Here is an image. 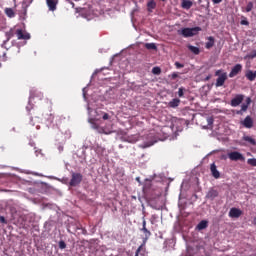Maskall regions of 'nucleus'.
Segmentation results:
<instances>
[{"instance_id": "obj_1", "label": "nucleus", "mask_w": 256, "mask_h": 256, "mask_svg": "<svg viewBox=\"0 0 256 256\" xmlns=\"http://www.w3.org/2000/svg\"><path fill=\"white\" fill-rule=\"evenodd\" d=\"M15 35L19 40L28 41V39H31V34L23 31V29H17L15 31V29L11 28L9 31L5 32L6 40H4V44L9 43V41H11Z\"/></svg>"}, {"instance_id": "obj_2", "label": "nucleus", "mask_w": 256, "mask_h": 256, "mask_svg": "<svg viewBox=\"0 0 256 256\" xmlns=\"http://www.w3.org/2000/svg\"><path fill=\"white\" fill-rule=\"evenodd\" d=\"M201 31V27L196 26L194 28H182L178 30V35H182L183 37H195Z\"/></svg>"}, {"instance_id": "obj_3", "label": "nucleus", "mask_w": 256, "mask_h": 256, "mask_svg": "<svg viewBox=\"0 0 256 256\" xmlns=\"http://www.w3.org/2000/svg\"><path fill=\"white\" fill-rule=\"evenodd\" d=\"M215 76L218 77L216 79V87H223V85H225V80L227 79V72H223V70H217L215 72Z\"/></svg>"}, {"instance_id": "obj_4", "label": "nucleus", "mask_w": 256, "mask_h": 256, "mask_svg": "<svg viewBox=\"0 0 256 256\" xmlns=\"http://www.w3.org/2000/svg\"><path fill=\"white\" fill-rule=\"evenodd\" d=\"M83 181V174L72 173V178L70 180V187H77Z\"/></svg>"}, {"instance_id": "obj_5", "label": "nucleus", "mask_w": 256, "mask_h": 256, "mask_svg": "<svg viewBox=\"0 0 256 256\" xmlns=\"http://www.w3.org/2000/svg\"><path fill=\"white\" fill-rule=\"evenodd\" d=\"M228 158L230 161H245V156L237 151L228 153Z\"/></svg>"}, {"instance_id": "obj_6", "label": "nucleus", "mask_w": 256, "mask_h": 256, "mask_svg": "<svg viewBox=\"0 0 256 256\" xmlns=\"http://www.w3.org/2000/svg\"><path fill=\"white\" fill-rule=\"evenodd\" d=\"M228 215L231 217V219H239V217L243 215V211H241L239 208L233 207L230 209Z\"/></svg>"}, {"instance_id": "obj_7", "label": "nucleus", "mask_w": 256, "mask_h": 256, "mask_svg": "<svg viewBox=\"0 0 256 256\" xmlns=\"http://www.w3.org/2000/svg\"><path fill=\"white\" fill-rule=\"evenodd\" d=\"M241 71H243V65H241V64H236V65L231 69V72L229 73V77H230V78L237 77V75H239V73H241Z\"/></svg>"}, {"instance_id": "obj_8", "label": "nucleus", "mask_w": 256, "mask_h": 256, "mask_svg": "<svg viewBox=\"0 0 256 256\" xmlns=\"http://www.w3.org/2000/svg\"><path fill=\"white\" fill-rule=\"evenodd\" d=\"M241 103H243V95L238 94L236 97H234L231 100V107H239V105H241Z\"/></svg>"}, {"instance_id": "obj_9", "label": "nucleus", "mask_w": 256, "mask_h": 256, "mask_svg": "<svg viewBox=\"0 0 256 256\" xmlns=\"http://www.w3.org/2000/svg\"><path fill=\"white\" fill-rule=\"evenodd\" d=\"M216 197H219V191L213 188H211L206 194V199H210V201H214Z\"/></svg>"}, {"instance_id": "obj_10", "label": "nucleus", "mask_w": 256, "mask_h": 256, "mask_svg": "<svg viewBox=\"0 0 256 256\" xmlns=\"http://www.w3.org/2000/svg\"><path fill=\"white\" fill-rule=\"evenodd\" d=\"M210 171L214 179H219V177H221V173H219V170H217V165H215V163L210 165Z\"/></svg>"}, {"instance_id": "obj_11", "label": "nucleus", "mask_w": 256, "mask_h": 256, "mask_svg": "<svg viewBox=\"0 0 256 256\" xmlns=\"http://www.w3.org/2000/svg\"><path fill=\"white\" fill-rule=\"evenodd\" d=\"M49 11H55L57 9L58 0H46Z\"/></svg>"}, {"instance_id": "obj_12", "label": "nucleus", "mask_w": 256, "mask_h": 256, "mask_svg": "<svg viewBox=\"0 0 256 256\" xmlns=\"http://www.w3.org/2000/svg\"><path fill=\"white\" fill-rule=\"evenodd\" d=\"M141 231L144 233L145 235V239H149V237H151V231H149L147 229V221L143 220L142 222V229Z\"/></svg>"}, {"instance_id": "obj_13", "label": "nucleus", "mask_w": 256, "mask_h": 256, "mask_svg": "<svg viewBox=\"0 0 256 256\" xmlns=\"http://www.w3.org/2000/svg\"><path fill=\"white\" fill-rule=\"evenodd\" d=\"M242 125L246 127V129H251V127H253V119L251 116H247L242 122Z\"/></svg>"}, {"instance_id": "obj_14", "label": "nucleus", "mask_w": 256, "mask_h": 256, "mask_svg": "<svg viewBox=\"0 0 256 256\" xmlns=\"http://www.w3.org/2000/svg\"><path fill=\"white\" fill-rule=\"evenodd\" d=\"M245 77L248 79V81H255L256 71L248 70L245 74Z\"/></svg>"}, {"instance_id": "obj_15", "label": "nucleus", "mask_w": 256, "mask_h": 256, "mask_svg": "<svg viewBox=\"0 0 256 256\" xmlns=\"http://www.w3.org/2000/svg\"><path fill=\"white\" fill-rule=\"evenodd\" d=\"M181 7L182 9L189 10L193 7V2L191 0H182Z\"/></svg>"}, {"instance_id": "obj_16", "label": "nucleus", "mask_w": 256, "mask_h": 256, "mask_svg": "<svg viewBox=\"0 0 256 256\" xmlns=\"http://www.w3.org/2000/svg\"><path fill=\"white\" fill-rule=\"evenodd\" d=\"M157 7V2H155V0H150L147 3V10L149 13H153V9H156Z\"/></svg>"}, {"instance_id": "obj_17", "label": "nucleus", "mask_w": 256, "mask_h": 256, "mask_svg": "<svg viewBox=\"0 0 256 256\" xmlns=\"http://www.w3.org/2000/svg\"><path fill=\"white\" fill-rule=\"evenodd\" d=\"M179 103H181V100H179V98H174L168 103V107L175 109V107H179Z\"/></svg>"}, {"instance_id": "obj_18", "label": "nucleus", "mask_w": 256, "mask_h": 256, "mask_svg": "<svg viewBox=\"0 0 256 256\" xmlns=\"http://www.w3.org/2000/svg\"><path fill=\"white\" fill-rule=\"evenodd\" d=\"M208 225H209V222H207V220H202L197 225V229L198 231H203V229H207Z\"/></svg>"}, {"instance_id": "obj_19", "label": "nucleus", "mask_w": 256, "mask_h": 256, "mask_svg": "<svg viewBox=\"0 0 256 256\" xmlns=\"http://www.w3.org/2000/svg\"><path fill=\"white\" fill-rule=\"evenodd\" d=\"M215 45V38L213 36L208 37V42H206L205 47L211 49Z\"/></svg>"}, {"instance_id": "obj_20", "label": "nucleus", "mask_w": 256, "mask_h": 256, "mask_svg": "<svg viewBox=\"0 0 256 256\" xmlns=\"http://www.w3.org/2000/svg\"><path fill=\"white\" fill-rule=\"evenodd\" d=\"M4 13L10 19H13V17H15V11H13V8H5Z\"/></svg>"}, {"instance_id": "obj_21", "label": "nucleus", "mask_w": 256, "mask_h": 256, "mask_svg": "<svg viewBox=\"0 0 256 256\" xmlns=\"http://www.w3.org/2000/svg\"><path fill=\"white\" fill-rule=\"evenodd\" d=\"M188 49L194 55H199L201 53V50L199 49V47H196V46H193V45H188Z\"/></svg>"}, {"instance_id": "obj_22", "label": "nucleus", "mask_w": 256, "mask_h": 256, "mask_svg": "<svg viewBox=\"0 0 256 256\" xmlns=\"http://www.w3.org/2000/svg\"><path fill=\"white\" fill-rule=\"evenodd\" d=\"M151 137H153L154 141L150 145L157 143V139H160L159 134H155V130L150 131L148 138H151Z\"/></svg>"}, {"instance_id": "obj_23", "label": "nucleus", "mask_w": 256, "mask_h": 256, "mask_svg": "<svg viewBox=\"0 0 256 256\" xmlns=\"http://www.w3.org/2000/svg\"><path fill=\"white\" fill-rule=\"evenodd\" d=\"M144 47L148 49V51H157V45L155 43H146Z\"/></svg>"}, {"instance_id": "obj_24", "label": "nucleus", "mask_w": 256, "mask_h": 256, "mask_svg": "<svg viewBox=\"0 0 256 256\" xmlns=\"http://www.w3.org/2000/svg\"><path fill=\"white\" fill-rule=\"evenodd\" d=\"M251 104V98H247L246 103L241 105V111L245 113L247 109H249V105Z\"/></svg>"}, {"instance_id": "obj_25", "label": "nucleus", "mask_w": 256, "mask_h": 256, "mask_svg": "<svg viewBox=\"0 0 256 256\" xmlns=\"http://www.w3.org/2000/svg\"><path fill=\"white\" fill-rule=\"evenodd\" d=\"M242 140H243V141H246V142L249 143L250 145H256L255 139H253V138L250 137V136H243V137H242Z\"/></svg>"}, {"instance_id": "obj_26", "label": "nucleus", "mask_w": 256, "mask_h": 256, "mask_svg": "<svg viewBox=\"0 0 256 256\" xmlns=\"http://www.w3.org/2000/svg\"><path fill=\"white\" fill-rule=\"evenodd\" d=\"M244 11L245 13H251L253 11V2H248Z\"/></svg>"}, {"instance_id": "obj_27", "label": "nucleus", "mask_w": 256, "mask_h": 256, "mask_svg": "<svg viewBox=\"0 0 256 256\" xmlns=\"http://www.w3.org/2000/svg\"><path fill=\"white\" fill-rule=\"evenodd\" d=\"M153 75H161V68L160 67H154L152 69Z\"/></svg>"}, {"instance_id": "obj_28", "label": "nucleus", "mask_w": 256, "mask_h": 256, "mask_svg": "<svg viewBox=\"0 0 256 256\" xmlns=\"http://www.w3.org/2000/svg\"><path fill=\"white\" fill-rule=\"evenodd\" d=\"M248 165H251L252 167H256V159L250 158L247 160Z\"/></svg>"}, {"instance_id": "obj_29", "label": "nucleus", "mask_w": 256, "mask_h": 256, "mask_svg": "<svg viewBox=\"0 0 256 256\" xmlns=\"http://www.w3.org/2000/svg\"><path fill=\"white\" fill-rule=\"evenodd\" d=\"M58 245H59V249H66L67 247V244L63 240H61Z\"/></svg>"}, {"instance_id": "obj_30", "label": "nucleus", "mask_w": 256, "mask_h": 256, "mask_svg": "<svg viewBox=\"0 0 256 256\" xmlns=\"http://www.w3.org/2000/svg\"><path fill=\"white\" fill-rule=\"evenodd\" d=\"M31 97H32V98H33V97H39V99H43V93H41V92H35L34 96L32 95Z\"/></svg>"}, {"instance_id": "obj_31", "label": "nucleus", "mask_w": 256, "mask_h": 256, "mask_svg": "<svg viewBox=\"0 0 256 256\" xmlns=\"http://www.w3.org/2000/svg\"><path fill=\"white\" fill-rule=\"evenodd\" d=\"M240 25L249 26V21L247 20V18H244L243 20H241V21H240Z\"/></svg>"}, {"instance_id": "obj_32", "label": "nucleus", "mask_w": 256, "mask_h": 256, "mask_svg": "<svg viewBox=\"0 0 256 256\" xmlns=\"http://www.w3.org/2000/svg\"><path fill=\"white\" fill-rule=\"evenodd\" d=\"M175 67H176L177 69H183V68L185 67V65H183V64H181V63H179V62H175Z\"/></svg>"}, {"instance_id": "obj_33", "label": "nucleus", "mask_w": 256, "mask_h": 256, "mask_svg": "<svg viewBox=\"0 0 256 256\" xmlns=\"http://www.w3.org/2000/svg\"><path fill=\"white\" fill-rule=\"evenodd\" d=\"M185 89L179 88L178 90V97H183Z\"/></svg>"}, {"instance_id": "obj_34", "label": "nucleus", "mask_w": 256, "mask_h": 256, "mask_svg": "<svg viewBox=\"0 0 256 256\" xmlns=\"http://www.w3.org/2000/svg\"><path fill=\"white\" fill-rule=\"evenodd\" d=\"M90 123L92 124V128H93V129H99V125H97L96 123H94L93 120H91Z\"/></svg>"}, {"instance_id": "obj_35", "label": "nucleus", "mask_w": 256, "mask_h": 256, "mask_svg": "<svg viewBox=\"0 0 256 256\" xmlns=\"http://www.w3.org/2000/svg\"><path fill=\"white\" fill-rule=\"evenodd\" d=\"M0 223L7 225V220L3 216H0Z\"/></svg>"}, {"instance_id": "obj_36", "label": "nucleus", "mask_w": 256, "mask_h": 256, "mask_svg": "<svg viewBox=\"0 0 256 256\" xmlns=\"http://www.w3.org/2000/svg\"><path fill=\"white\" fill-rule=\"evenodd\" d=\"M212 2L214 3V5H219V3H222L223 0H212Z\"/></svg>"}, {"instance_id": "obj_37", "label": "nucleus", "mask_w": 256, "mask_h": 256, "mask_svg": "<svg viewBox=\"0 0 256 256\" xmlns=\"http://www.w3.org/2000/svg\"><path fill=\"white\" fill-rule=\"evenodd\" d=\"M142 247H143V246H140V247L136 250L135 256H139V253H141Z\"/></svg>"}, {"instance_id": "obj_38", "label": "nucleus", "mask_w": 256, "mask_h": 256, "mask_svg": "<svg viewBox=\"0 0 256 256\" xmlns=\"http://www.w3.org/2000/svg\"><path fill=\"white\" fill-rule=\"evenodd\" d=\"M102 119H104V121H107V119H109V114L105 113L103 115Z\"/></svg>"}, {"instance_id": "obj_39", "label": "nucleus", "mask_w": 256, "mask_h": 256, "mask_svg": "<svg viewBox=\"0 0 256 256\" xmlns=\"http://www.w3.org/2000/svg\"><path fill=\"white\" fill-rule=\"evenodd\" d=\"M177 77H179V74H177V73L172 74V79H177Z\"/></svg>"}, {"instance_id": "obj_40", "label": "nucleus", "mask_w": 256, "mask_h": 256, "mask_svg": "<svg viewBox=\"0 0 256 256\" xmlns=\"http://www.w3.org/2000/svg\"><path fill=\"white\" fill-rule=\"evenodd\" d=\"M236 113H237V115H243L244 112L241 110H238Z\"/></svg>"}, {"instance_id": "obj_41", "label": "nucleus", "mask_w": 256, "mask_h": 256, "mask_svg": "<svg viewBox=\"0 0 256 256\" xmlns=\"http://www.w3.org/2000/svg\"><path fill=\"white\" fill-rule=\"evenodd\" d=\"M209 79H211V77H210V76H208V77L206 78V81H209Z\"/></svg>"}, {"instance_id": "obj_42", "label": "nucleus", "mask_w": 256, "mask_h": 256, "mask_svg": "<svg viewBox=\"0 0 256 256\" xmlns=\"http://www.w3.org/2000/svg\"><path fill=\"white\" fill-rule=\"evenodd\" d=\"M161 1L165 2V0H161Z\"/></svg>"}]
</instances>
